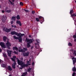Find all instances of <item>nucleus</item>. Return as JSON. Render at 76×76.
I'll use <instances>...</instances> for the list:
<instances>
[{
  "mask_svg": "<svg viewBox=\"0 0 76 76\" xmlns=\"http://www.w3.org/2000/svg\"><path fill=\"white\" fill-rule=\"evenodd\" d=\"M18 63L19 65H20L22 67H28V66H30L31 65V62L27 61V64H25L24 62H22L21 61H20L19 59L17 60Z\"/></svg>",
  "mask_w": 76,
  "mask_h": 76,
  "instance_id": "1",
  "label": "nucleus"
},
{
  "mask_svg": "<svg viewBox=\"0 0 76 76\" xmlns=\"http://www.w3.org/2000/svg\"><path fill=\"white\" fill-rule=\"evenodd\" d=\"M11 35H16L18 37L19 36H24L25 35L24 34H22L21 33H18L15 32V31H12L11 33Z\"/></svg>",
  "mask_w": 76,
  "mask_h": 76,
  "instance_id": "2",
  "label": "nucleus"
},
{
  "mask_svg": "<svg viewBox=\"0 0 76 76\" xmlns=\"http://www.w3.org/2000/svg\"><path fill=\"white\" fill-rule=\"evenodd\" d=\"M18 37H16L15 36H14L13 38L14 39H19V42H21L22 41V37H23V36H19Z\"/></svg>",
  "mask_w": 76,
  "mask_h": 76,
  "instance_id": "3",
  "label": "nucleus"
},
{
  "mask_svg": "<svg viewBox=\"0 0 76 76\" xmlns=\"http://www.w3.org/2000/svg\"><path fill=\"white\" fill-rule=\"evenodd\" d=\"M19 49L18 50V51L19 52H22V53H23L25 52L28 49L26 48H24L23 49H21V47H20L19 48Z\"/></svg>",
  "mask_w": 76,
  "mask_h": 76,
  "instance_id": "4",
  "label": "nucleus"
},
{
  "mask_svg": "<svg viewBox=\"0 0 76 76\" xmlns=\"http://www.w3.org/2000/svg\"><path fill=\"white\" fill-rule=\"evenodd\" d=\"M11 59L14 62V63L12 64V67L13 69H15L16 68V66H15V65H16V61H15V59L12 58H11Z\"/></svg>",
  "mask_w": 76,
  "mask_h": 76,
  "instance_id": "5",
  "label": "nucleus"
},
{
  "mask_svg": "<svg viewBox=\"0 0 76 76\" xmlns=\"http://www.w3.org/2000/svg\"><path fill=\"white\" fill-rule=\"evenodd\" d=\"M11 29H12V28H11L9 29L6 28H3V31H5V32H10V31H11Z\"/></svg>",
  "mask_w": 76,
  "mask_h": 76,
  "instance_id": "6",
  "label": "nucleus"
},
{
  "mask_svg": "<svg viewBox=\"0 0 76 76\" xmlns=\"http://www.w3.org/2000/svg\"><path fill=\"white\" fill-rule=\"evenodd\" d=\"M26 42H27L28 43H29V44H31V43L32 42V39H29L26 38Z\"/></svg>",
  "mask_w": 76,
  "mask_h": 76,
  "instance_id": "7",
  "label": "nucleus"
},
{
  "mask_svg": "<svg viewBox=\"0 0 76 76\" xmlns=\"http://www.w3.org/2000/svg\"><path fill=\"white\" fill-rule=\"evenodd\" d=\"M12 12V10L8 7H7L5 10V12H7V13H10V12Z\"/></svg>",
  "mask_w": 76,
  "mask_h": 76,
  "instance_id": "8",
  "label": "nucleus"
},
{
  "mask_svg": "<svg viewBox=\"0 0 76 76\" xmlns=\"http://www.w3.org/2000/svg\"><path fill=\"white\" fill-rule=\"evenodd\" d=\"M29 52H28L27 53H23V56L28 57V56H29Z\"/></svg>",
  "mask_w": 76,
  "mask_h": 76,
  "instance_id": "9",
  "label": "nucleus"
},
{
  "mask_svg": "<svg viewBox=\"0 0 76 76\" xmlns=\"http://www.w3.org/2000/svg\"><path fill=\"white\" fill-rule=\"evenodd\" d=\"M6 46H7V48H9V47H10L11 46V45L10 43L9 42V41H7V42L6 44Z\"/></svg>",
  "mask_w": 76,
  "mask_h": 76,
  "instance_id": "10",
  "label": "nucleus"
},
{
  "mask_svg": "<svg viewBox=\"0 0 76 76\" xmlns=\"http://www.w3.org/2000/svg\"><path fill=\"white\" fill-rule=\"evenodd\" d=\"M0 45L1 47H3V48H6V46H5L4 43L1 42L0 43Z\"/></svg>",
  "mask_w": 76,
  "mask_h": 76,
  "instance_id": "11",
  "label": "nucleus"
},
{
  "mask_svg": "<svg viewBox=\"0 0 76 76\" xmlns=\"http://www.w3.org/2000/svg\"><path fill=\"white\" fill-rule=\"evenodd\" d=\"M7 52L8 53V56H9V57H10V56H11V54H12V51L8 50Z\"/></svg>",
  "mask_w": 76,
  "mask_h": 76,
  "instance_id": "12",
  "label": "nucleus"
},
{
  "mask_svg": "<svg viewBox=\"0 0 76 76\" xmlns=\"http://www.w3.org/2000/svg\"><path fill=\"white\" fill-rule=\"evenodd\" d=\"M13 50H16V51H18V48H17L16 47H14L13 48Z\"/></svg>",
  "mask_w": 76,
  "mask_h": 76,
  "instance_id": "13",
  "label": "nucleus"
},
{
  "mask_svg": "<svg viewBox=\"0 0 76 76\" xmlns=\"http://www.w3.org/2000/svg\"><path fill=\"white\" fill-rule=\"evenodd\" d=\"M3 39L4 42H6V39H7V37H6L5 36L3 37Z\"/></svg>",
  "mask_w": 76,
  "mask_h": 76,
  "instance_id": "14",
  "label": "nucleus"
},
{
  "mask_svg": "<svg viewBox=\"0 0 76 76\" xmlns=\"http://www.w3.org/2000/svg\"><path fill=\"white\" fill-rule=\"evenodd\" d=\"M39 19L40 21H41V19H44V18L41 16H39Z\"/></svg>",
  "mask_w": 76,
  "mask_h": 76,
  "instance_id": "15",
  "label": "nucleus"
},
{
  "mask_svg": "<svg viewBox=\"0 0 76 76\" xmlns=\"http://www.w3.org/2000/svg\"><path fill=\"white\" fill-rule=\"evenodd\" d=\"M8 69L9 70H10V71H12V68H11L10 66H8Z\"/></svg>",
  "mask_w": 76,
  "mask_h": 76,
  "instance_id": "16",
  "label": "nucleus"
},
{
  "mask_svg": "<svg viewBox=\"0 0 76 76\" xmlns=\"http://www.w3.org/2000/svg\"><path fill=\"white\" fill-rule=\"evenodd\" d=\"M12 20H15L16 17H12L11 18Z\"/></svg>",
  "mask_w": 76,
  "mask_h": 76,
  "instance_id": "17",
  "label": "nucleus"
},
{
  "mask_svg": "<svg viewBox=\"0 0 76 76\" xmlns=\"http://www.w3.org/2000/svg\"><path fill=\"white\" fill-rule=\"evenodd\" d=\"M72 70L73 72H76V67L75 66H74Z\"/></svg>",
  "mask_w": 76,
  "mask_h": 76,
  "instance_id": "18",
  "label": "nucleus"
},
{
  "mask_svg": "<svg viewBox=\"0 0 76 76\" xmlns=\"http://www.w3.org/2000/svg\"><path fill=\"white\" fill-rule=\"evenodd\" d=\"M71 16L72 17L76 16V14L74 13L73 14H71Z\"/></svg>",
  "mask_w": 76,
  "mask_h": 76,
  "instance_id": "19",
  "label": "nucleus"
},
{
  "mask_svg": "<svg viewBox=\"0 0 76 76\" xmlns=\"http://www.w3.org/2000/svg\"><path fill=\"white\" fill-rule=\"evenodd\" d=\"M16 18L18 20H19L20 19V17H19V15H18L16 17Z\"/></svg>",
  "mask_w": 76,
  "mask_h": 76,
  "instance_id": "20",
  "label": "nucleus"
},
{
  "mask_svg": "<svg viewBox=\"0 0 76 76\" xmlns=\"http://www.w3.org/2000/svg\"><path fill=\"white\" fill-rule=\"evenodd\" d=\"M30 43H27V47H28V48H29V47H31V45H30Z\"/></svg>",
  "mask_w": 76,
  "mask_h": 76,
  "instance_id": "21",
  "label": "nucleus"
},
{
  "mask_svg": "<svg viewBox=\"0 0 76 76\" xmlns=\"http://www.w3.org/2000/svg\"><path fill=\"white\" fill-rule=\"evenodd\" d=\"M5 17H4V16H3L2 17V20L3 21H4V20H5Z\"/></svg>",
  "mask_w": 76,
  "mask_h": 76,
  "instance_id": "22",
  "label": "nucleus"
},
{
  "mask_svg": "<svg viewBox=\"0 0 76 76\" xmlns=\"http://www.w3.org/2000/svg\"><path fill=\"white\" fill-rule=\"evenodd\" d=\"M3 54L4 58H7V55L6 53H4Z\"/></svg>",
  "mask_w": 76,
  "mask_h": 76,
  "instance_id": "23",
  "label": "nucleus"
},
{
  "mask_svg": "<svg viewBox=\"0 0 76 76\" xmlns=\"http://www.w3.org/2000/svg\"><path fill=\"white\" fill-rule=\"evenodd\" d=\"M73 54L74 56H76V50H74V52L73 53Z\"/></svg>",
  "mask_w": 76,
  "mask_h": 76,
  "instance_id": "24",
  "label": "nucleus"
},
{
  "mask_svg": "<svg viewBox=\"0 0 76 76\" xmlns=\"http://www.w3.org/2000/svg\"><path fill=\"white\" fill-rule=\"evenodd\" d=\"M36 21H37V22H39V21L40 20H39V18H36Z\"/></svg>",
  "mask_w": 76,
  "mask_h": 76,
  "instance_id": "25",
  "label": "nucleus"
},
{
  "mask_svg": "<svg viewBox=\"0 0 76 76\" xmlns=\"http://www.w3.org/2000/svg\"><path fill=\"white\" fill-rule=\"evenodd\" d=\"M73 13V10H71L70 12V14H71V15H72V14Z\"/></svg>",
  "mask_w": 76,
  "mask_h": 76,
  "instance_id": "26",
  "label": "nucleus"
},
{
  "mask_svg": "<svg viewBox=\"0 0 76 76\" xmlns=\"http://www.w3.org/2000/svg\"><path fill=\"white\" fill-rule=\"evenodd\" d=\"M68 45L69 46H72V43H71L70 42L69 43Z\"/></svg>",
  "mask_w": 76,
  "mask_h": 76,
  "instance_id": "27",
  "label": "nucleus"
},
{
  "mask_svg": "<svg viewBox=\"0 0 76 76\" xmlns=\"http://www.w3.org/2000/svg\"><path fill=\"white\" fill-rule=\"evenodd\" d=\"M31 68H29L28 69V72H29L30 71H31Z\"/></svg>",
  "mask_w": 76,
  "mask_h": 76,
  "instance_id": "28",
  "label": "nucleus"
},
{
  "mask_svg": "<svg viewBox=\"0 0 76 76\" xmlns=\"http://www.w3.org/2000/svg\"><path fill=\"white\" fill-rule=\"evenodd\" d=\"M16 23L18 24H19V23H20V21L17 20V21Z\"/></svg>",
  "mask_w": 76,
  "mask_h": 76,
  "instance_id": "29",
  "label": "nucleus"
},
{
  "mask_svg": "<svg viewBox=\"0 0 76 76\" xmlns=\"http://www.w3.org/2000/svg\"><path fill=\"white\" fill-rule=\"evenodd\" d=\"M73 38L75 39L76 38V33L75 35L73 36Z\"/></svg>",
  "mask_w": 76,
  "mask_h": 76,
  "instance_id": "30",
  "label": "nucleus"
},
{
  "mask_svg": "<svg viewBox=\"0 0 76 76\" xmlns=\"http://www.w3.org/2000/svg\"><path fill=\"white\" fill-rule=\"evenodd\" d=\"M13 53L14 54H17V55L18 54V52H16V51H14Z\"/></svg>",
  "mask_w": 76,
  "mask_h": 76,
  "instance_id": "31",
  "label": "nucleus"
},
{
  "mask_svg": "<svg viewBox=\"0 0 76 76\" xmlns=\"http://www.w3.org/2000/svg\"><path fill=\"white\" fill-rule=\"evenodd\" d=\"M20 5L21 6H22L23 5V4L22 2H20Z\"/></svg>",
  "mask_w": 76,
  "mask_h": 76,
  "instance_id": "32",
  "label": "nucleus"
},
{
  "mask_svg": "<svg viewBox=\"0 0 76 76\" xmlns=\"http://www.w3.org/2000/svg\"><path fill=\"white\" fill-rule=\"evenodd\" d=\"M9 1L11 3V4L12 5H13L14 4V3L12 2H11V1H10V0H9Z\"/></svg>",
  "mask_w": 76,
  "mask_h": 76,
  "instance_id": "33",
  "label": "nucleus"
},
{
  "mask_svg": "<svg viewBox=\"0 0 76 76\" xmlns=\"http://www.w3.org/2000/svg\"><path fill=\"white\" fill-rule=\"evenodd\" d=\"M24 11H25V12H29V11H28V10H24Z\"/></svg>",
  "mask_w": 76,
  "mask_h": 76,
  "instance_id": "34",
  "label": "nucleus"
},
{
  "mask_svg": "<svg viewBox=\"0 0 76 76\" xmlns=\"http://www.w3.org/2000/svg\"><path fill=\"white\" fill-rule=\"evenodd\" d=\"M75 72L73 73L72 76H75Z\"/></svg>",
  "mask_w": 76,
  "mask_h": 76,
  "instance_id": "35",
  "label": "nucleus"
},
{
  "mask_svg": "<svg viewBox=\"0 0 76 76\" xmlns=\"http://www.w3.org/2000/svg\"><path fill=\"white\" fill-rule=\"evenodd\" d=\"M32 14H34V13H35V11H32Z\"/></svg>",
  "mask_w": 76,
  "mask_h": 76,
  "instance_id": "36",
  "label": "nucleus"
},
{
  "mask_svg": "<svg viewBox=\"0 0 76 76\" xmlns=\"http://www.w3.org/2000/svg\"><path fill=\"white\" fill-rule=\"evenodd\" d=\"M13 59H15V58H16V56H14L13 57V58H12Z\"/></svg>",
  "mask_w": 76,
  "mask_h": 76,
  "instance_id": "37",
  "label": "nucleus"
},
{
  "mask_svg": "<svg viewBox=\"0 0 76 76\" xmlns=\"http://www.w3.org/2000/svg\"><path fill=\"white\" fill-rule=\"evenodd\" d=\"M2 13H4V11L2 10Z\"/></svg>",
  "mask_w": 76,
  "mask_h": 76,
  "instance_id": "38",
  "label": "nucleus"
},
{
  "mask_svg": "<svg viewBox=\"0 0 76 76\" xmlns=\"http://www.w3.org/2000/svg\"><path fill=\"white\" fill-rule=\"evenodd\" d=\"M11 24H13V21H12L11 22Z\"/></svg>",
  "mask_w": 76,
  "mask_h": 76,
  "instance_id": "39",
  "label": "nucleus"
},
{
  "mask_svg": "<svg viewBox=\"0 0 76 76\" xmlns=\"http://www.w3.org/2000/svg\"><path fill=\"white\" fill-rule=\"evenodd\" d=\"M72 60H75V57H73L72 58Z\"/></svg>",
  "mask_w": 76,
  "mask_h": 76,
  "instance_id": "40",
  "label": "nucleus"
},
{
  "mask_svg": "<svg viewBox=\"0 0 76 76\" xmlns=\"http://www.w3.org/2000/svg\"><path fill=\"white\" fill-rule=\"evenodd\" d=\"M14 28H16V26H14Z\"/></svg>",
  "mask_w": 76,
  "mask_h": 76,
  "instance_id": "41",
  "label": "nucleus"
},
{
  "mask_svg": "<svg viewBox=\"0 0 76 76\" xmlns=\"http://www.w3.org/2000/svg\"><path fill=\"white\" fill-rule=\"evenodd\" d=\"M1 51H2V50H1V49L0 48V52H1Z\"/></svg>",
  "mask_w": 76,
  "mask_h": 76,
  "instance_id": "42",
  "label": "nucleus"
},
{
  "mask_svg": "<svg viewBox=\"0 0 76 76\" xmlns=\"http://www.w3.org/2000/svg\"><path fill=\"white\" fill-rule=\"evenodd\" d=\"M19 24L20 26H22V24L21 23Z\"/></svg>",
  "mask_w": 76,
  "mask_h": 76,
  "instance_id": "43",
  "label": "nucleus"
},
{
  "mask_svg": "<svg viewBox=\"0 0 76 76\" xmlns=\"http://www.w3.org/2000/svg\"><path fill=\"white\" fill-rule=\"evenodd\" d=\"M32 66H34V62H33L32 63Z\"/></svg>",
  "mask_w": 76,
  "mask_h": 76,
  "instance_id": "44",
  "label": "nucleus"
},
{
  "mask_svg": "<svg viewBox=\"0 0 76 76\" xmlns=\"http://www.w3.org/2000/svg\"><path fill=\"white\" fill-rule=\"evenodd\" d=\"M12 28H13V27H14V26L13 25H12Z\"/></svg>",
  "mask_w": 76,
  "mask_h": 76,
  "instance_id": "45",
  "label": "nucleus"
},
{
  "mask_svg": "<svg viewBox=\"0 0 76 76\" xmlns=\"http://www.w3.org/2000/svg\"><path fill=\"white\" fill-rule=\"evenodd\" d=\"M12 2H14V1H15V0H12Z\"/></svg>",
  "mask_w": 76,
  "mask_h": 76,
  "instance_id": "46",
  "label": "nucleus"
},
{
  "mask_svg": "<svg viewBox=\"0 0 76 76\" xmlns=\"http://www.w3.org/2000/svg\"><path fill=\"white\" fill-rule=\"evenodd\" d=\"M1 59H0V63H1Z\"/></svg>",
  "mask_w": 76,
  "mask_h": 76,
  "instance_id": "47",
  "label": "nucleus"
},
{
  "mask_svg": "<svg viewBox=\"0 0 76 76\" xmlns=\"http://www.w3.org/2000/svg\"><path fill=\"white\" fill-rule=\"evenodd\" d=\"M29 37H31V35H29Z\"/></svg>",
  "mask_w": 76,
  "mask_h": 76,
  "instance_id": "48",
  "label": "nucleus"
},
{
  "mask_svg": "<svg viewBox=\"0 0 76 76\" xmlns=\"http://www.w3.org/2000/svg\"><path fill=\"white\" fill-rule=\"evenodd\" d=\"M74 41H75V42L76 41V39H75L74 40Z\"/></svg>",
  "mask_w": 76,
  "mask_h": 76,
  "instance_id": "49",
  "label": "nucleus"
},
{
  "mask_svg": "<svg viewBox=\"0 0 76 76\" xmlns=\"http://www.w3.org/2000/svg\"><path fill=\"white\" fill-rule=\"evenodd\" d=\"M1 8V6L0 5V8Z\"/></svg>",
  "mask_w": 76,
  "mask_h": 76,
  "instance_id": "50",
  "label": "nucleus"
},
{
  "mask_svg": "<svg viewBox=\"0 0 76 76\" xmlns=\"http://www.w3.org/2000/svg\"><path fill=\"white\" fill-rule=\"evenodd\" d=\"M0 1H2V0H0Z\"/></svg>",
  "mask_w": 76,
  "mask_h": 76,
  "instance_id": "51",
  "label": "nucleus"
}]
</instances>
